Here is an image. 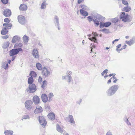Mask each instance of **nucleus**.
<instances>
[{
  "instance_id": "nucleus-1",
  "label": "nucleus",
  "mask_w": 135,
  "mask_h": 135,
  "mask_svg": "<svg viewBox=\"0 0 135 135\" xmlns=\"http://www.w3.org/2000/svg\"><path fill=\"white\" fill-rule=\"evenodd\" d=\"M119 88V86L117 85H113L110 87L106 92L107 95L109 96H112L115 93Z\"/></svg>"
},
{
  "instance_id": "nucleus-2",
  "label": "nucleus",
  "mask_w": 135,
  "mask_h": 135,
  "mask_svg": "<svg viewBox=\"0 0 135 135\" xmlns=\"http://www.w3.org/2000/svg\"><path fill=\"white\" fill-rule=\"evenodd\" d=\"M120 18L124 22H128L131 21L132 20L131 16L127 14H126L124 12L121 13Z\"/></svg>"
},
{
  "instance_id": "nucleus-3",
  "label": "nucleus",
  "mask_w": 135,
  "mask_h": 135,
  "mask_svg": "<svg viewBox=\"0 0 135 135\" xmlns=\"http://www.w3.org/2000/svg\"><path fill=\"white\" fill-rule=\"evenodd\" d=\"M4 28L2 30L1 33L2 35H5L8 32L7 29H10L12 27V25L11 23H4L3 25Z\"/></svg>"
},
{
  "instance_id": "nucleus-4",
  "label": "nucleus",
  "mask_w": 135,
  "mask_h": 135,
  "mask_svg": "<svg viewBox=\"0 0 135 135\" xmlns=\"http://www.w3.org/2000/svg\"><path fill=\"white\" fill-rule=\"evenodd\" d=\"M37 90L36 85L34 84L29 85L28 88L26 90V92L29 93H33L35 92Z\"/></svg>"
},
{
  "instance_id": "nucleus-5",
  "label": "nucleus",
  "mask_w": 135,
  "mask_h": 135,
  "mask_svg": "<svg viewBox=\"0 0 135 135\" xmlns=\"http://www.w3.org/2000/svg\"><path fill=\"white\" fill-rule=\"evenodd\" d=\"M22 50V49L21 48L12 49L9 52V55L11 56H13L17 55L20 51Z\"/></svg>"
},
{
  "instance_id": "nucleus-6",
  "label": "nucleus",
  "mask_w": 135,
  "mask_h": 135,
  "mask_svg": "<svg viewBox=\"0 0 135 135\" xmlns=\"http://www.w3.org/2000/svg\"><path fill=\"white\" fill-rule=\"evenodd\" d=\"M95 19L93 20V21L94 22V23L97 25V26L99 25V22L98 21H102L105 18L99 15H98L94 17Z\"/></svg>"
},
{
  "instance_id": "nucleus-7",
  "label": "nucleus",
  "mask_w": 135,
  "mask_h": 135,
  "mask_svg": "<svg viewBox=\"0 0 135 135\" xmlns=\"http://www.w3.org/2000/svg\"><path fill=\"white\" fill-rule=\"evenodd\" d=\"M51 73L48 70L47 68L44 67L42 70V75L45 77L46 78L50 75Z\"/></svg>"
},
{
  "instance_id": "nucleus-8",
  "label": "nucleus",
  "mask_w": 135,
  "mask_h": 135,
  "mask_svg": "<svg viewBox=\"0 0 135 135\" xmlns=\"http://www.w3.org/2000/svg\"><path fill=\"white\" fill-rule=\"evenodd\" d=\"M92 34L94 36L92 37L89 38L88 39L90 41H94L95 43H98V42L97 41V39L96 37L98 36V35L96 32H92Z\"/></svg>"
},
{
  "instance_id": "nucleus-9",
  "label": "nucleus",
  "mask_w": 135,
  "mask_h": 135,
  "mask_svg": "<svg viewBox=\"0 0 135 135\" xmlns=\"http://www.w3.org/2000/svg\"><path fill=\"white\" fill-rule=\"evenodd\" d=\"M18 20L19 23L22 25L25 24L26 22L25 17L22 16H18Z\"/></svg>"
},
{
  "instance_id": "nucleus-10",
  "label": "nucleus",
  "mask_w": 135,
  "mask_h": 135,
  "mask_svg": "<svg viewBox=\"0 0 135 135\" xmlns=\"http://www.w3.org/2000/svg\"><path fill=\"white\" fill-rule=\"evenodd\" d=\"M39 120L40 124L42 126H45L47 124V122L44 117L43 116H39Z\"/></svg>"
},
{
  "instance_id": "nucleus-11",
  "label": "nucleus",
  "mask_w": 135,
  "mask_h": 135,
  "mask_svg": "<svg viewBox=\"0 0 135 135\" xmlns=\"http://www.w3.org/2000/svg\"><path fill=\"white\" fill-rule=\"evenodd\" d=\"M33 104V102L31 100L26 101L25 103L26 108L29 110H30L32 108L31 105Z\"/></svg>"
},
{
  "instance_id": "nucleus-12",
  "label": "nucleus",
  "mask_w": 135,
  "mask_h": 135,
  "mask_svg": "<svg viewBox=\"0 0 135 135\" xmlns=\"http://www.w3.org/2000/svg\"><path fill=\"white\" fill-rule=\"evenodd\" d=\"M111 25V23L110 22H106L102 23L101 22L100 23V27L101 28L104 27H108Z\"/></svg>"
},
{
  "instance_id": "nucleus-13",
  "label": "nucleus",
  "mask_w": 135,
  "mask_h": 135,
  "mask_svg": "<svg viewBox=\"0 0 135 135\" xmlns=\"http://www.w3.org/2000/svg\"><path fill=\"white\" fill-rule=\"evenodd\" d=\"M3 14L5 16L8 17L11 16V11L10 9H5L3 12Z\"/></svg>"
},
{
  "instance_id": "nucleus-14",
  "label": "nucleus",
  "mask_w": 135,
  "mask_h": 135,
  "mask_svg": "<svg viewBox=\"0 0 135 135\" xmlns=\"http://www.w3.org/2000/svg\"><path fill=\"white\" fill-rule=\"evenodd\" d=\"M54 22L55 26L58 28L59 30H60L59 24V19L57 16H55L54 18Z\"/></svg>"
},
{
  "instance_id": "nucleus-15",
  "label": "nucleus",
  "mask_w": 135,
  "mask_h": 135,
  "mask_svg": "<svg viewBox=\"0 0 135 135\" xmlns=\"http://www.w3.org/2000/svg\"><path fill=\"white\" fill-rule=\"evenodd\" d=\"M42 111V108L40 106L38 105L37 106L35 110L34 113L36 114H38L41 113Z\"/></svg>"
},
{
  "instance_id": "nucleus-16",
  "label": "nucleus",
  "mask_w": 135,
  "mask_h": 135,
  "mask_svg": "<svg viewBox=\"0 0 135 135\" xmlns=\"http://www.w3.org/2000/svg\"><path fill=\"white\" fill-rule=\"evenodd\" d=\"M33 100L35 104H37L40 103V99L38 97L37 95H35L33 97Z\"/></svg>"
},
{
  "instance_id": "nucleus-17",
  "label": "nucleus",
  "mask_w": 135,
  "mask_h": 135,
  "mask_svg": "<svg viewBox=\"0 0 135 135\" xmlns=\"http://www.w3.org/2000/svg\"><path fill=\"white\" fill-rule=\"evenodd\" d=\"M32 54L34 57L38 59L39 57V55L38 53V50L36 49H33L32 52Z\"/></svg>"
},
{
  "instance_id": "nucleus-18",
  "label": "nucleus",
  "mask_w": 135,
  "mask_h": 135,
  "mask_svg": "<svg viewBox=\"0 0 135 135\" xmlns=\"http://www.w3.org/2000/svg\"><path fill=\"white\" fill-rule=\"evenodd\" d=\"M126 43L129 46H131L135 42V36H134L129 41H126Z\"/></svg>"
},
{
  "instance_id": "nucleus-19",
  "label": "nucleus",
  "mask_w": 135,
  "mask_h": 135,
  "mask_svg": "<svg viewBox=\"0 0 135 135\" xmlns=\"http://www.w3.org/2000/svg\"><path fill=\"white\" fill-rule=\"evenodd\" d=\"M20 37L17 36H15L13 37L12 40V42L15 43L17 42H19L20 41Z\"/></svg>"
},
{
  "instance_id": "nucleus-20",
  "label": "nucleus",
  "mask_w": 135,
  "mask_h": 135,
  "mask_svg": "<svg viewBox=\"0 0 135 135\" xmlns=\"http://www.w3.org/2000/svg\"><path fill=\"white\" fill-rule=\"evenodd\" d=\"M47 116L49 119L51 120H53L55 119V115L53 112H51L49 113L48 114Z\"/></svg>"
},
{
  "instance_id": "nucleus-21",
  "label": "nucleus",
  "mask_w": 135,
  "mask_h": 135,
  "mask_svg": "<svg viewBox=\"0 0 135 135\" xmlns=\"http://www.w3.org/2000/svg\"><path fill=\"white\" fill-rule=\"evenodd\" d=\"M42 100L44 102H46L48 100V97L45 94H42L41 95Z\"/></svg>"
},
{
  "instance_id": "nucleus-22",
  "label": "nucleus",
  "mask_w": 135,
  "mask_h": 135,
  "mask_svg": "<svg viewBox=\"0 0 135 135\" xmlns=\"http://www.w3.org/2000/svg\"><path fill=\"white\" fill-rule=\"evenodd\" d=\"M72 72L69 71H68L66 73V76H62V79H66V78L69 77L71 76V75Z\"/></svg>"
},
{
  "instance_id": "nucleus-23",
  "label": "nucleus",
  "mask_w": 135,
  "mask_h": 135,
  "mask_svg": "<svg viewBox=\"0 0 135 135\" xmlns=\"http://www.w3.org/2000/svg\"><path fill=\"white\" fill-rule=\"evenodd\" d=\"M27 8V7L25 4H21L19 7L20 10L21 11H26Z\"/></svg>"
},
{
  "instance_id": "nucleus-24",
  "label": "nucleus",
  "mask_w": 135,
  "mask_h": 135,
  "mask_svg": "<svg viewBox=\"0 0 135 135\" xmlns=\"http://www.w3.org/2000/svg\"><path fill=\"white\" fill-rule=\"evenodd\" d=\"M68 118L69 119L68 122L71 123L72 124L75 123V122L74 120L73 117L72 115H69Z\"/></svg>"
},
{
  "instance_id": "nucleus-25",
  "label": "nucleus",
  "mask_w": 135,
  "mask_h": 135,
  "mask_svg": "<svg viewBox=\"0 0 135 135\" xmlns=\"http://www.w3.org/2000/svg\"><path fill=\"white\" fill-rule=\"evenodd\" d=\"M2 67L5 70L7 69L8 68V64L7 62H3Z\"/></svg>"
},
{
  "instance_id": "nucleus-26",
  "label": "nucleus",
  "mask_w": 135,
  "mask_h": 135,
  "mask_svg": "<svg viewBox=\"0 0 135 135\" xmlns=\"http://www.w3.org/2000/svg\"><path fill=\"white\" fill-rule=\"evenodd\" d=\"M13 133V132L11 130H6L4 132V133L5 135H12Z\"/></svg>"
},
{
  "instance_id": "nucleus-27",
  "label": "nucleus",
  "mask_w": 135,
  "mask_h": 135,
  "mask_svg": "<svg viewBox=\"0 0 135 135\" xmlns=\"http://www.w3.org/2000/svg\"><path fill=\"white\" fill-rule=\"evenodd\" d=\"M80 13L84 16H88V14L87 12L83 9H81L80 11Z\"/></svg>"
},
{
  "instance_id": "nucleus-28",
  "label": "nucleus",
  "mask_w": 135,
  "mask_h": 135,
  "mask_svg": "<svg viewBox=\"0 0 135 135\" xmlns=\"http://www.w3.org/2000/svg\"><path fill=\"white\" fill-rule=\"evenodd\" d=\"M36 66L37 69L39 70H42V67L41 64L39 63L38 62L36 64Z\"/></svg>"
},
{
  "instance_id": "nucleus-29",
  "label": "nucleus",
  "mask_w": 135,
  "mask_h": 135,
  "mask_svg": "<svg viewBox=\"0 0 135 135\" xmlns=\"http://www.w3.org/2000/svg\"><path fill=\"white\" fill-rule=\"evenodd\" d=\"M9 44L10 43L9 41L4 42L2 45L3 48L4 49L7 48L8 47Z\"/></svg>"
},
{
  "instance_id": "nucleus-30",
  "label": "nucleus",
  "mask_w": 135,
  "mask_h": 135,
  "mask_svg": "<svg viewBox=\"0 0 135 135\" xmlns=\"http://www.w3.org/2000/svg\"><path fill=\"white\" fill-rule=\"evenodd\" d=\"M33 79L32 76H31L28 79V82L29 85L33 84Z\"/></svg>"
},
{
  "instance_id": "nucleus-31",
  "label": "nucleus",
  "mask_w": 135,
  "mask_h": 135,
  "mask_svg": "<svg viewBox=\"0 0 135 135\" xmlns=\"http://www.w3.org/2000/svg\"><path fill=\"white\" fill-rule=\"evenodd\" d=\"M131 9L130 7L127 6L123 8V11L125 12H128L130 11Z\"/></svg>"
},
{
  "instance_id": "nucleus-32",
  "label": "nucleus",
  "mask_w": 135,
  "mask_h": 135,
  "mask_svg": "<svg viewBox=\"0 0 135 135\" xmlns=\"http://www.w3.org/2000/svg\"><path fill=\"white\" fill-rule=\"evenodd\" d=\"M23 41L25 43H27L28 41V37L26 35L24 36L23 37Z\"/></svg>"
},
{
  "instance_id": "nucleus-33",
  "label": "nucleus",
  "mask_w": 135,
  "mask_h": 135,
  "mask_svg": "<svg viewBox=\"0 0 135 135\" xmlns=\"http://www.w3.org/2000/svg\"><path fill=\"white\" fill-rule=\"evenodd\" d=\"M46 2L44 1L43 2L41 5L40 8L41 9H45L46 8V6L47 4L46 3Z\"/></svg>"
},
{
  "instance_id": "nucleus-34",
  "label": "nucleus",
  "mask_w": 135,
  "mask_h": 135,
  "mask_svg": "<svg viewBox=\"0 0 135 135\" xmlns=\"http://www.w3.org/2000/svg\"><path fill=\"white\" fill-rule=\"evenodd\" d=\"M22 44L21 43H19L16 44L14 46V48H16L18 47H21L22 46Z\"/></svg>"
},
{
  "instance_id": "nucleus-35",
  "label": "nucleus",
  "mask_w": 135,
  "mask_h": 135,
  "mask_svg": "<svg viewBox=\"0 0 135 135\" xmlns=\"http://www.w3.org/2000/svg\"><path fill=\"white\" fill-rule=\"evenodd\" d=\"M56 128L57 130L60 133H62L63 132V130L59 124H57L56 126Z\"/></svg>"
},
{
  "instance_id": "nucleus-36",
  "label": "nucleus",
  "mask_w": 135,
  "mask_h": 135,
  "mask_svg": "<svg viewBox=\"0 0 135 135\" xmlns=\"http://www.w3.org/2000/svg\"><path fill=\"white\" fill-rule=\"evenodd\" d=\"M42 84L41 85V88L44 89L47 85V82L46 80H44L42 82Z\"/></svg>"
},
{
  "instance_id": "nucleus-37",
  "label": "nucleus",
  "mask_w": 135,
  "mask_h": 135,
  "mask_svg": "<svg viewBox=\"0 0 135 135\" xmlns=\"http://www.w3.org/2000/svg\"><path fill=\"white\" fill-rule=\"evenodd\" d=\"M30 75L31 76H33V77H35L37 75L36 74V73L33 71H32L30 72Z\"/></svg>"
},
{
  "instance_id": "nucleus-38",
  "label": "nucleus",
  "mask_w": 135,
  "mask_h": 135,
  "mask_svg": "<svg viewBox=\"0 0 135 135\" xmlns=\"http://www.w3.org/2000/svg\"><path fill=\"white\" fill-rule=\"evenodd\" d=\"M54 95L53 93H50L48 95V97L49 98V101L50 102L52 100L51 98L53 97Z\"/></svg>"
},
{
  "instance_id": "nucleus-39",
  "label": "nucleus",
  "mask_w": 135,
  "mask_h": 135,
  "mask_svg": "<svg viewBox=\"0 0 135 135\" xmlns=\"http://www.w3.org/2000/svg\"><path fill=\"white\" fill-rule=\"evenodd\" d=\"M100 31L103 32V33H108L109 32V30L107 29L106 28H104L103 29L100 30Z\"/></svg>"
},
{
  "instance_id": "nucleus-40",
  "label": "nucleus",
  "mask_w": 135,
  "mask_h": 135,
  "mask_svg": "<svg viewBox=\"0 0 135 135\" xmlns=\"http://www.w3.org/2000/svg\"><path fill=\"white\" fill-rule=\"evenodd\" d=\"M118 21V19L117 18H115L113 19L112 20V22L113 23H115L117 22Z\"/></svg>"
},
{
  "instance_id": "nucleus-41",
  "label": "nucleus",
  "mask_w": 135,
  "mask_h": 135,
  "mask_svg": "<svg viewBox=\"0 0 135 135\" xmlns=\"http://www.w3.org/2000/svg\"><path fill=\"white\" fill-rule=\"evenodd\" d=\"M126 120H125L124 119V121L128 125H130L131 126V123L129 121L128 119L127 118H126Z\"/></svg>"
},
{
  "instance_id": "nucleus-42",
  "label": "nucleus",
  "mask_w": 135,
  "mask_h": 135,
  "mask_svg": "<svg viewBox=\"0 0 135 135\" xmlns=\"http://www.w3.org/2000/svg\"><path fill=\"white\" fill-rule=\"evenodd\" d=\"M122 3L124 5L128 6V3L127 1L125 0H122Z\"/></svg>"
},
{
  "instance_id": "nucleus-43",
  "label": "nucleus",
  "mask_w": 135,
  "mask_h": 135,
  "mask_svg": "<svg viewBox=\"0 0 135 135\" xmlns=\"http://www.w3.org/2000/svg\"><path fill=\"white\" fill-rule=\"evenodd\" d=\"M23 119H29L30 117L28 115H25L22 117Z\"/></svg>"
},
{
  "instance_id": "nucleus-44",
  "label": "nucleus",
  "mask_w": 135,
  "mask_h": 135,
  "mask_svg": "<svg viewBox=\"0 0 135 135\" xmlns=\"http://www.w3.org/2000/svg\"><path fill=\"white\" fill-rule=\"evenodd\" d=\"M113 78L114 79L113 82L115 83H116L117 80H118V79H117L114 76H113V77L111 78V79H112Z\"/></svg>"
},
{
  "instance_id": "nucleus-45",
  "label": "nucleus",
  "mask_w": 135,
  "mask_h": 135,
  "mask_svg": "<svg viewBox=\"0 0 135 135\" xmlns=\"http://www.w3.org/2000/svg\"><path fill=\"white\" fill-rule=\"evenodd\" d=\"M67 79V81L69 83H70L72 80V79L71 76L69 77L66 78Z\"/></svg>"
},
{
  "instance_id": "nucleus-46",
  "label": "nucleus",
  "mask_w": 135,
  "mask_h": 135,
  "mask_svg": "<svg viewBox=\"0 0 135 135\" xmlns=\"http://www.w3.org/2000/svg\"><path fill=\"white\" fill-rule=\"evenodd\" d=\"M108 71V70L107 69H105L104 70L103 72L101 74L102 76H104V74H106L107 73Z\"/></svg>"
},
{
  "instance_id": "nucleus-47",
  "label": "nucleus",
  "mask_w": 135,
  "mask_h": 135,
  "mask_svg": "<svg viewBox=\"0 0 135 135\" xmlns=\"http://www.w3.org/2000/svg\"><path fill=\"white\" fill-rule=\"evenodd\" d=\"M45 108L47 111H49L50 109V107L48 105H46L45 106Z\"/></svg>"
},
{
  "instance_id": "nucleus-48",
  "label": "nucleus",
  "mask_w": 135,
  "mask_h": 135,
  "mask_svg": "<svg viewBox=\"0 0 135 135\" xmlns=\"http://www.w3.org/2000/svg\"><path fill=\"white\" fill-rule=\"evenodd\" d=\"M2 2L4 4H6L8 2V0H1Z\"/></svg>"
},
{
  "instance_id": "nucleus-49",
  "label": "nucleus",
  "mask_w": 135,
  "mask_h": 135,
  "mask_svg": "<svg viewBox=\"0 0 135 135\" xmlns=\"http://www.w3.org/2000/svg\"><path fill=\"white\" fill-rule=\"evenodd\" d=\"M82 101V100L81 99H80L79 100L76 101V103L80 105Z\"/></svg>"
},
{
  "instance_id": "nucleus-50",
  "label": "nucleus",
  "mask_w": 135,
  "mask_h": 135,
  "mask_svg": "<svg viewBox=\"0 0 135 135\" xmlns=\"http://www.w3.org/2000/svg\"><path fill=\"white\" fill-rule=\"evenodd\" d=\"M88 18L89 19V21L90 22L91 21H93V20L90 16H89L88 17Z\"/></svg>"
},
{
  "instance_id": "nucleus-51",
  "label": "nucleus",
  "mask_w": 135,
  "mask_h": 135,
  "mask_svg": "<svg viewBox=\"0 0 135 135\" xmlns=\"http://www.w3.org/2000/svg\"><path fill=\"white\" fill-rule=\"evenodd\" d=\"M42 77L39 76L38 79V81L39 83H41L42 81Z\"/></svg>"
},
{
  "instance_id": "nucleus-52",
  "label": "nucleus",
  "mask_w": 135,
  "mask_h": 135,
  "mask_svg": "<svg viewBox=\"0 0 135 135\" xmlns=\"http://www.w3.org/2000/svg\"><path fill=\"white\" fill-rule=\"evenodd\" d=\"M105 135H113L110 131L107 132Z\"/></svg>"
},
{
  "instance_id": "nucleus-53",
  "label": "nucleus",
  "mask_w": 135,
  "mask_h": 135,
  "mask_svg": "<svg viewBox=\"0 0 135 135\" xmlns=\"http://www.w3.org/2000/svg\"><path fill=\"white\" fill-rule=\"evenodd\" d=\"M8 36L7 35L4 36H2V38L3 39H7L8 37Z\"/></svg>"
},
{
  "instance_id": "nucleus-54",
  "label": "nucleus",
  "mask_w": 135,
  "mask_h": 135,
  "mask_svg": "<svg viewBox=\"0 0 135 135\" xmlns=\"http://www.w3.org/2000/svg\"><path fill=\"white\" fill-rule=\"evenodd\" d=\"M4 21L6 22H9V19L8 18H6L4 20Z\"/></svg>"
},
{
  "instance_id": "nucleus-55",
  "label": "nucleus",
  "mask_w": 135,
  "mask_h": 135,
  "mask_svg": "<svg viewBox=\"0 0 135 135\" xmlns=\"http://www.w3.org/2000/svg\"><path fill=\"white\" fill-rule=\"evenodd\" d=\"M84 0H78V3L80 4L84 1Z\"/></svg>"
},
{
  "instance_id": "nucleus-56",
  "label": "nucleus",
  "mask_w": 135,
  "mask_h": 135,
  "mask_svg": "<svg viewBox=\"0 0 135 135\" xmlns=\"http://www.w3.org/2000/svg\"><path fill=\"white\" fill-rule=\"evenodd\" d=\"M16 56H13L12 57V59H11V60L12 61H13L15 60V58H16Z\"/></svg>"
},
{
  "instance_id": "nucleus-57",
  "label": "nucleus",
  "mask_w": 135,
  "mask_h": 135,
  "mask_svg": "<svg viewBox=\"0 0 135 135\" xmlns=\"http://www.w3.org/2000/svg\"><path fill=\"white\" fill-rule=\"evenodd\" d=\"M121 46V44H119L117 46V48H120V47Z\"/></svg>"
},
{
  "instance_id": "nucleus-58",
  "label": "nucleus",
  "mask_w": 135,
  "mask_h": 135,
  "mask_svg": "<svg viewBox=\"0 0 135 135\" xmlns=\"http://www.w3.org/2000/svg\"><path fill=\"white\" fill-rule=\"evenodd\" d=\"M111 79H109L108 81L107 82V83L108 84H109L110 83H111Z\"/></svg>"
},
{
  "instance_id": "nucleus-59",
  "label": "nucleus",
  "mask_w": 135,
  "mask_h": 135,
  "mask_svg": "<svg viewBox=\"0 0 135 135\" xmlns=\"http://www.w3.org/2000/svg\"><path fill=\"white\" fill-rule=\"evenodd\" d=\"M126 46H127V45H126L125 44L124 45V46H123V49H125V48H126Z\"/></svg>"
},
{
  "instance_id": "nucleus-60",
  "label": "nucleus",
  "mask_w": 135,
  "mask_h": 135,
  "mask_svg": "<svg viewBox=\"0 0 135 135\" xmlns=\"http://www.w3.org/2000/svg\"><path fill=\"white\" fill-rule=\"evenodd\" d=\"M86 6L84 5H82L81 6V7L83 8V9L84 8V7H85Z\"/></svg>"
},
{
  "instance_id": "nucleus-61",
  "label": "nucleus",
  "mask_w": 135,
  "mask_h": 135,
  "mask_svg": "<svg viewBox=\"0 0 135 135\" xmlns=\"http://www.w3.org/2000/svg\"><path fill=\"white\" fill-rule=\"evenodd\" d=\"M11 62V60H9L8 61V62L9 64H10V63Z\"/></svg>"
},
{
  "instance_id": "nucleus-62",
  "label": "nucleus",
  "mask_w": 135,
  "mask_h": 135,
  "mask_svg": "<svg viewBox=\"0 0 135 135\" xmlns=\"http://www.w3.org/2000/svg\"><path fill=\"white\" fill-rule=\"evenodd\" d=\"M108 76H109L108 75H106L104 76V78H106Z\"/></svg>"
},
{
  "instance_id": "nucleus-63",
  "label": "nucleus",
  "mask_w": 135,
  "mask_h": 135,
  "mask_svg": "<svg viewBox=\"0 0 135 135\" xmlns=\"http://www.w3.org/2000/svg\"><path fill=\"white\" fill-rule=\"evenodd\" d=\"M38 44L40 46H41V44L40 42H38Z\"/></svg>"
},
{
  "instance_id": "nucleus-64",
  "label": "nucleus",
  "mask_w": 135,
  "mask_h": 135,
  "mask_svg": "<svg viewBox=\"0 0 135 135\" xmlns=\"http://www.w3.org/2000/svg\"><path fill=\"white\" fill-rule=\"evenodd\" d=\"M119 39H115V40H114V41L115 42V41H118L119 40Z\"/></svg>"
}]
</instances>
